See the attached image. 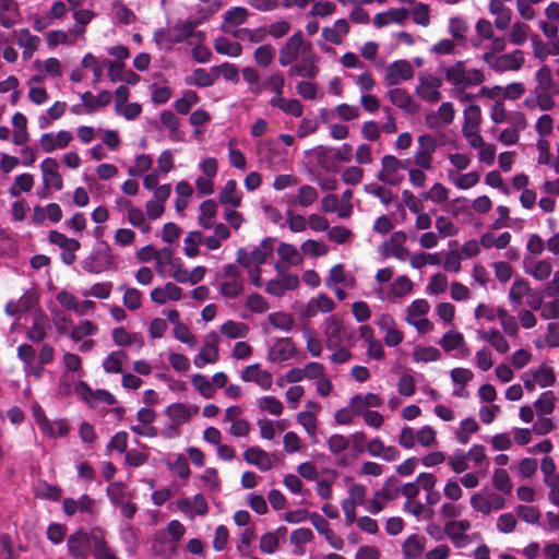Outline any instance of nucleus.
<instances>
[{"mask_svg": "<svg viewBox=\"0 0 559 559\" xmlns=\"http://www.w3.org/2000/svg\"><path fill=\"white\" fill-rule=\"evenodd\" d=\"M180 261L181 260L179 258L174 255L170 248H162L156 254V271L162 277H169Z\"/></svg>", "mask_w": 559, "mask_h": 559, "instance_id": "31", "label": "nucleus"}, {"mask_svg": "<svg viewBox=\"0 0 559 559\" xmlns=\"http://www.w3.org/2000/svg\"><path fill=\"white\" fill-rule=\"evenodd\" d=\"M199 210V225L203 229H212L216 223L217 203L212 199H207L200 204Z\"/></svg>", "mask_w": 559, "mask_h": 559, "instance_id": "49", "label": "nucleus"}, {"mask_svg": "<svg viewBox=\"0 0 559 559\" xmlns=\"http://www.w3.org/2000/svg\"><path fill=\"white\" fill-rule=\"evenodd\" d=\"M127 207V219L130 225L139 228L142 233L146 234L151 230L150 224L146 222V213L138 206H133L130 201L124 203Z\"/></svg>", "mask_w": 559, "mask_h": 559, "instance_id": "53", "label": "nucleus"}, {"mask_svg": "<svg viewBox=\"0 0 559 559\" xmlns=\"http://www.w3.org/2000/svg\"><path fill=\"white\" fill-rule=\"evenodd\" d=\"M95 16H96V13L92 10H87V9L74 10V12H72V17L74 20V24L71 28L74 36H76L79 39L84 38L86 27Z\"/></svg>", "mask_w": 559, "mask_h": 559, "instance_id": "51", "label": "nucleus"}, {"mask_svg": "<svg viewBox=\"0 0 559 559\" xmlns=\"http://www.w3.org/2000/svg\"><path fill=\"white\" fill-rule=\"evenodd\" d=\"M114 261L115 257L110 247L103 243L82 261V267L88 273L99 274L108 270L114 264Z\"/></svg>", "mask_w": 559, "mask_h": 559, "instance_id": "10", "label": "nucleus"}, {"mask_svg": "<svg viewBox=\"0 0 559 559\" xmlns=\"http://www.w3.org/2000/svg\"><path fill=\"white\" fill-rule=\"evenodd\" d=\"M19 9L14 0H0V23L11 27L19 20Z\"/></svg>", "mask_w": 559, "mask_h": 559, "instance_id": "63", "label": "nucleus"}, {"mask_svg": "<svg viewBox=\"0 0 559 559\" xmlns=\"http://www.w3.org/2000/svg\"><path fill=\"white\" fill-rule=\"evenodd\" d=\"M445 81L453 88L467 90L478 86L485 81L483 71L474 68H467L464 61H456L454 64L445 68Z\"/></svg>", "mask_w": 559, "mask_h": 559, "instance_id": "3", "label": "nucleus"}, {"mask_svg": "<svg viewBox=\"0 0 559 559\" xmlns=\"http://www.w3.org/2000/svg\"><path fill=\"white\" fill-rule=\"evenodd\" d=\"M525 273L537 281L547 280L552 271L550 262L546 260H526L524 263Z\"/></svg>", "mask_w": 559, "mask_h": 559, "instance_id": "48", "label": "nucleus"}, {"mask_svg": "<svg viewBox=\"0 0 559 559\" xmlns=\"http://www.w3.org/2000/svg\"><path fill=\"white\" fill-rule=\"evenodd\" d=\"M160 178H156L155 174H146L143 177V187L147 191L153 192V199L165 204L167 199L171 193V186L169 183H164L158 186Z\"/></svg>", "mask_w": 559, "mask_h": 559, "instance_id": "33", "label": "nucleus"}, {"mask_svg": "<svg viewBox=\"0 0 559 559\" xmlns=\"http://www.w3.org/2000/svg\"><path fill=\"white\" fill-rule=\"evenodd\" d=\"M72 140V133L67 130H60L56 133L47 132L41 134L39 139V146L45 153H52L57 150H63L68 147Z\"/></svg>", "mask_w": 559, "mask_h": 559, "instance_id": "21", "label": "nucleus"}, {"mask_svg": "<svg viewBox=\"0 0 559 559\" xmlns=\"http://www.w3.org/2000/svg\"><path fill=\"white\" fill-rule=\"evenodd\" d=\"M111 337L115 345L119 347L135 345L141 348L144 344L143 337L140 333H130L122 326L115 328L111 331Z\"/></svg>", "mask_w": 559, "mask_h": 559, "instance_id": "45", "label": "nucleus"}, {"mask_svg": "<svg viewBox=\"0 0 559 559\" xmlns=\"http://www.w3.org/2000/svg\"><path fill=\"white\" fill-rule=\"evenodd\" d=\"M320 58L310 41L305 40L301 31L295 32L280 48L278 63L289 67L288 76L316 79L319 74Z\"/></svg>", "mask_w": 559, "mask_h": 559, "instance_id": "1", "label": "nucleus"}, {"mask_svg": "<svg viewBox=\"0 0 559 559\" xmlns=\"http://www.w3.org/2000/svg\"><path fill=\"white\" fill-rule=\"evenodd\" d=\"M241 379L245 382L255 383L264 391L270 390L273 384L272 373L265 369H262L259 364L247 366L241 373Z\"/></svg>", "mask_w": 559, "mask_h": 559, "instance_id": "24", "label": "nucleus"}, {"mask_svg": "<svg viewBox=\"0 0 559 559\" xmlns=\"http://www.w3.org/2000/svg\"><path fill=\"white\" fill-rule=\"evenodd\" d=\"M43 183L47 189L60 191L63 188V180L59 173V164L52 157H47L40 163Z\"/></svg>", "mask_w": 559, "mask_h": 559, "instance_id": "22", "label": "nucleus"}, {"mask_svg": "<svg viewBox=\"0 0 559 559\" xmlns=\"http://www.w3.org/2000/svg\"><path fill=\"white\" fill-rule=\"evenodd\" d=\"M248 17V9L243 7H233L224 13L222 27L226 32H233L234 28L242 25Z\"/></svg>", "mask_w": 559, "mask_h": 559, "instance_id": "37", "label": "nucleus"}, {"mask_svg": "<svg viewBox=\"0 0 559 559\" xmlns=\"http://www.w3.org/2000/svg\"><path fill=\"white\" fill-rule=\"evenodd\" d=\"M390 102L404 110L405 112L413 114L416 111L417 106L411 94L401 87H394L388 92Z\"/></svg>", "mask_w": 559, "mask_h": 559, "instance_id": "36", "label": "nucleus"}, {"mask_svg": "<svg viewBox=\"0 0 559 559\" xmlns=\"http://www.w3.org/2000/svg\"><path fill=\"white\" fill-rule=\"evenodd\" d=\"M471 528V522L467 520H452L445 523L444 533L457 548H463L469 543L466 533Z\"/></svg>", "mask_w": 559, "mask_h": 559, "instance_id": "20", "label": "nucleus"}, {"mask_svg": "<svg viewBox=\"0 0 559 559\" xmlns=\"http://www.w3.org/2000/svg\"><path fill=\"white\" fill-rule=\"evenodd\" d=\"M417 81L415 93L420 99L430 104L438 103L441 99V79L431 72L425 71L418 74Z\"/></svg>", "mask_w": 559, "mask_h": 559, "instance_id": "9", "label": "nucleus"}, {"mask_svg": "<svg viewBox=\"0 0 559 559\" xmlns=\"http://www.w3.org/2000/svg\"><path fill=\"white\" fill-rule=\"evenodd\" d=\"M218 334L214 331L204 336L200 352L193 358V364L197 368L201 369L206 365H213L218 361Z\"/></svg>", "mask_w": 559, "mask_h": 559, "instance_id": "14", "label": "nucleus"}, {"mask_svg": "<svg viewBox=\"0 0 559 559\" xmlns=\"http://www.w3.org/2000/svg\"><path fill=\"white\" fill-rule=\"evenodd\" d=\"M214 48L217 53L230 58L239 57L242 52V47L238 41L229 39L225 36H219L214 40Z\"/></svg>", "mask_w": 559, "mask_h": 559, "instance_id": "60", "label": "nucleus"}, {"mask_svg": "<svg viewBox=\"0 0 559 559\" xmlns=\"http://www.w3.org/2000/svg\"><path fill=\"white\" fill-rule=\"evenodd\" d=\"M93 504L94 500L90 496L82 495L79 499L66 498L62 502V509L67 515L72 516L79 511L91 513Z\"/></svg>", "mask_w": 559, "mask_h": 559, "instance_id": "46", "label": "nucleus"}, {"mask_svg": "<svg viewBox=\"0 0 559 559\" xmlns=\"http://www.w3.org/2000/svg\"><path fill=\"white\" fill-rule=\"evenodd\" d=\"M257 151L261 157V162L265 163L270 169H276L275 159V142L271 139L260 140L257 143Z\"/></svg>", "mask_w": 559, "mask_h": 559, "instance_id": "64", "label": "nucleus"}, {"mask_svg": "<svg viewBox=\"0 0 559 559\" xmlns=\"http://www.w3.org/2000/svg\"><path fill=\"white\" fill-rule=\"evenodd\" d=\"M49 328V320L47 316L35 312L33 316V324L26 332V336L29 341L39 343L43 342L47 336V330Z\"/></svg>", "mask_w": 559, "mask_h": 559, "instance_id": "40", "label": "nucleus"}, {"mask_svg": "<svg viewBox=\"0 0 559 559\" xmlns=\"http://www.w3.org/2000/svg\"><path fill=\"white\" fill-rule=\"evenodd\" d=\"M198 411L199 408L197 406L187 405L185 403H174L167 406L165 414L174 425L180 426L188 423L193 415L198 414Z\"/></svg>", "mask_w": 559, "mask_h": 559, "instance_id": "30", "label": "nucleus"}, {"mask_svg": "<svg viewBox=\"0 0 559 559\" xmlns=\"http://www.w3.org/2000/svg\"><path fill=\"white\" fill-rule=\"evenodd\" d=\"M439 143L436 136L431 134H421L417 138V145L413 156V163L427 171L433 169V155L437 152Z\"/></svg>", "mask_w": 559, "mask_h": 559, "instance_id": "7", "label": "nucleus"}, {"mask_svg": "<svg viewBox=\"0 0 559 559\" xmlns=\"http://www.w3.org/2000/svg\"><path fill=\"white\" fill-rule=\"evenodd\" d=\"M31 412L36 426L44 437L55 439L68 436L70 428L66 419L50 420L37 402L32 404Z\"/></svg>", "mask_w": 559, "mask_h": 559, "instance_id": "4", "label": "nucleus"}, {"mask_svg": "<svg viewBox=\"0 0 559 559\" xmlns=\"http://www.w3.org/2000/svg\"><path fill=\"white\" fill-rule=\"evenodd\" d=\"M270 106L294 118H299L304 114V106L299 99L286 98L284 95L277 99H270Z\"/></svg>", "mask_w": 559, "mask_h": 559, "instance_id": "38", "label": "nucleus"}, {"mask_svg": "<svg viewBox=\"0 0 559 559\" xmlns=\"http://www.w3.org/2000/svg\"><path fill=\"white\" fill-rule=\"evenodd\" d=\"M406 169L400 159L393 155H384L381 159V170L377 178L388 186H397L404 179L403 170Z\"/></svg>", "mask_w": 559, "mask_h": 559, "instance_id": "13", "label": "nucleus"}, {"mask_svg": "<svg viewBox=\"0 0 559 559\" xmlns=\"http://www.w3.org/2000/svg\"><path fill=\"white\" fill-rule=\"evenodd\" d=\"M455 110L450 102L442 103L439 108L426 115L425 122L431 130H439L441 127L453 122Z\"/></svg>", "mask_w": 559, "mask_h": 559, "instance_id": "19", "label": "nucleus"}, {"mask_svg": "<svg viewBox=\"0 0 559 559\" xmlns=\"http://www.w3.org/2000/svg\"><path fill=\"white\" fill-rule=\"evenodd\" d=\"M67 110L64 102H55L44 114L38 117V127L47 129L52 121L60 119Z\"/></svg>", "mask_w": 559, "mask_h": 559, "instance_id": "57", "label": "nucleus"}, {"mask_svg": "<svg viewBox=\"0 0 559 559\" xmlns=\"http://www.w3.org/2000/svg\"><path fill=\"white\" fill-rule=\"evenodd\" d=\"M250 331V328L240 321L227 320L219 326V332L222 335L230 338H245Z\"/></svg>", "mask_w": 559, "mask_h": 559, "instance_id": "61", "label": "nucleus"}, {"mask_svg": "<svg viewBox=\"0 0 559 559\" xmlns=\"http://www.w3.org/2000/svg\"><path fill=\"white\" fill-rule=\"evenodd\" d=\"M376 324L383 334V342L389 347L400 345L404 340V334L399 330L395 319L389 313H382L377 317Z\"/></svg>", "mask_w": 559, "mask_h": 559, "instance_id": "15", "label": "nucleus"}, {"mask_svg": "<svg viewBox=\"0 0 559 559\" xmlns=\"http://www.w3.org/2000/svg\"><path fill=\"white\" fill-rule=\"evenodd\" d=\"M526 127L525 118L522 114H518L515 119L512 121V126L504 128L500 131L497 139L506 145H515L520 140V130H524Z\"/></svg>", "mask_w": 559, "mask_h": 559, "instance_id": "32", "label": "nucleus"}, {"mask_svg": "<svg viewBox=\"0 0 559 559\" xmlns=\"http://www.w3.org/2000/svg\"><path fill=\"white\" fill-rule=\"evenodd\" d=\"M406 241V235L403 231H396L392 234L390 240L385 242L383 248V255H392L400 261H406L409 258V251L404 246Z\"/></svg>", "mask_w": 559, "mask_h": 559, "instance_id": "28", "label": "nucleus"}, {"mask_svg": "<svg viewBox=\"0 0 559 559\" xmlns=\"http://www.w3.org/2000/svg\"><path fill=\"white\" fill-rule=\"evenodd\" d=\"M323 333L329 349L337 348L353 340L352 331L334 316H330L325 319Z\"/></svg>", "mask_w": 559, "mask_h": 559, "instance_id": "8", "label": "nucleus"}, {"mask_svg": "<svg viewBox=\"0 0 559 559\" xmlns=\"http://www.w3.org/2000/svg\"><path fill=\"white\" fill-rule=\"evenodd\" d=\"M415 70L409 60L399 59L389 63L384 68L383 83L386 86H399L404 82L412 80Z\"/></svg>", "mask_w": 559, "mask_h": 559, "instance_id": "12", "label": "nucleus"}, {"mask_svg": "<svg viewBox=\"0 0 559 559\" xmlns=\"http://www.w3.org/2000/svg\"><path fill=\"white\" fill-rule=\"evenodd\" d=\"M478 336L481 341L489 343L500 354H504L510 349L507 338L497 329L479 331Z\"/></svg>", "mask_w": 559, "mask_h": 559, "instance_id": "52", "label": "nucleus"}, {"mask_svg": "<svg viewBox=\"0 0 559 559\" xmlns=\"http://www.w3.org/2000/svg\"><path fill=\"white\" fill-rule=\"evenodd\" d=\"M12 126L14 128L12 142L15 145H25L29 140L27 131V119L22 112H15L12 117Z\"/></svg>", "mask_w": 559, "mask_h": 559, "instance_id": "50", "label": "nucleus"}, {"mask_svg": "<svg viewBox=\"0 0 559 559\" xmlns=\"http://www.w3.org/2000/svg\"><path fill=\"white\" fill-rule=\"evenodd\" d=\"M98 331L96 323L90 320H81L76 325L71 326L69 337L73 342H80L84 337L97 335Z\"/></svg>", "mask_w": 559, "mask_h": 559, "instance_id": "58", "label": "nucleus"}, {"mask_svg": "<svg viewBox=\"0 0 559 559\" xmlns=\"http://www.w3.org/2000/svg\"><path fill=\"white\" fill-rule=\"evenodd\" d=\"M297 355V348L290 337L276 338L267 349V360L273 364L284 362Z\"/></svg>", "mask_w": 559, "mask_h": 559, "instance_id": "16", "label": "nucleus"}, {"mask_svg": "<svg viewBox=\"0 0 559 559\" xmlns=\"http://www.w3.org/2000/svg\"><path fill=\"white\" fill-rule=\"evenodd\" d=\"M439 345L445 352H456V355L466 357L469 355V349L465 343L464 336L461 332L450 330L443 334L439 341Z\"/></svg>", "mask_w": 559, "mask_h": 559, "instance_id": "27", "label": "nucleus"}, {"mask_svg": "<svg viewBox=\"0 0 559 559\" xmlns=\"http://www.w3.org/2000/svg\"><path fill=\"white\" fill-rule=\"evenodd\" d=\"M426 538L416 534L409 535L402 544V552L405 559H424Z\"/></svg>", "mask_w": 559, "mask_h": 559, "instance_id": "34", "label": "nucleus"}, {"mask_svg": "<svg viewBox=\"0 0 559 559\" xmlns=\"http://www.w3.org/2000/svg\"><path fill=\"white\" fill-rule=\"evenodd\" d=\"M483 60L496 72L518 71L524 63V53L520 49L501 55L485 52Z\"/></svg>", "mask_w": 559, "mask_h": 559, "instance_id": "6", "label": "nucleus"}, {"mask_svg": "<svg viewBox=\"0 0 559 559\" xmlns=\"http://www.w3.org/2000/svg\"><path fill=\"white\" fill-rule=\"evenodd\" d=\"M243 459L248 464L257 466L261 472H267L273 467L270 454L259 447L248 448L243 452Z\"/></svg>", "mask_w": 559, "mask_h": 559, "instance_id": "35", "label": "nucleus"}, {"mask_svg": "<svg viewBox=\"0 0 559 559\" xmlns=\"http://www.w3.org/2000/svg\"><path fill=\"white\" fill-rule=\"evenodd\" d=\"M245 277L236 264H226L216 274L215 286L218 293L228 299L241 296L245 290Z\"/></svg>", "mask_w": 559, "mask_h": 559, "instance_id": "2", "label": "nucleus"}, {"mask_svg": "<svg viewBox=\"0 0 559 559\" xmlns=\"http://www.w3.org/2000/svg\"><path fill=\"white\" fill-rule=\"evenodd\" d=\"M177 508L189 519L197 515L203 516L207 513L209 507L205 498L197 493L191 498H181L177 501Z\"/></svg>", "mask_w": 559, "mask_h": 559, "instance_id": "25", "label": "nucleus"}, {"mask_svg": "<svg viewBox=\"0 0 559 559\" xmlns=\"http://www.w3.org/2000/svg\"><path fill=\"white\" fill-rule=\"evenodd\" d=\"M100 530H93L90 533L78 530L68 538V551L74 559H87L91 550L96 544Z\"/></svg>", "mask_w": 559, "mask_h": 559, "instance_id": "5", "label": "nucleus"}, {"mask_svg": "<svg viewBox=\"0 0 559 559\" xmlns=\"http://www.w3.org/2000/svg\"><path fill=\"white\" fill-rule=\"evenodd\" d=\"M318 156L319 158H331L336 163H349L353 157V148L352 145L347 143H344L341 147L337 148L319 147Z\"/></svg>", "mask_w": 559, "mask_h": 559, "instance_id": "55", "label": "nucleus"}, {"mask_svg": "<svg viewBox=\"0 0 559 559\" xmlns=\"http://www.w3.org/2000/svg\"><path fill=\"white\" fill-rule=\"evenodd\" d=\"M409 17V11L405 8H391L379 12L373 16V25L377 28L390 26L392 24L404 25Z\"/></svg>", "mask_w": 559, "mask_h": 559, "instance_id": "23", "label": "nucleus"}, {"mask_svg": "<svg viewBox=\"0 0 559 559\" xmlns=\"http://www.w3.org/2000/svg\"><path fill=\"white\" fill-rule=\"evenodd\" d=\"M382 400L374 393H367L365 395L357 394L350 399L349 406L354 409L356 415L370 411L371 407H380Z\"/></svg>", "mask_w": 559, "mask_h": 559, "instance_id": "41", "label": "nucleus"}, {"mask_svg": "<svg viewBox=\"0 0 559 559\" xmlns=\"http://www.w3.org/2000/svg\"><path fill=\"white\" fill-rule=\"evenodd\" d=\"M160 123L164 128L169 131V139L174 142L183 140V135L180 131V119L170 110H164L160 112Z\"/></svg>", "mask_w": 559, "mask_h": 559, "instance_id": "54", "label": "nucleus"}, {"mask_svg": "<svg viewBox=\"0 0 559 559\" xmlns=\"http://www.w3.org/2000/svg\"><path fill=\"white\" fill-rule=\"evenodd\" d=\"M17 45L23 48L24 58H29L37 49L40 39L33 35L27 28H22L16 33Z\"/></svg>", "mask_w": 559, "mask_h": 559, "instance_id": "62", "label": "nucleus"}, {"mask_svg": "<svg viewBox=\"0 0 559 559\" xmlns=\"http://www.w3.org/2000/svg\"><path fill=\"white\" fill-rule=\"evenodd\" d=\"M486 87L481 88V94L487 95L488 97H498L502 96L504 98H509L512 100L519 99L525 92V88L522 83H510L506 87L495 86L490 92H487Z\"/></svg>", "mask_w": 559, "mask_h": 559, "instance_id": "44", "label": "nucleus"}, {"mask_svg": "<svg viewBox=\"0 0 559 559\" xmlns=\"http://www.w3.org/2000/svg\"><path fill=\"white\" fill-rule=\"evenodd\" d=\"M297 423L305 429L312 443L318 442V418L314 412H299L296 416Z\"/></svg>", "mask_w": 559, "mask_h": 559, "instance_id": "59", "label": "nucleus"}, {"mask_svg": "<svg viewBox=\"0 0 559 559\" xmlns=\"http://www.w3.org/2000/svg\"><path fill=\"white\" fill-rule=\"evenodd\" d=\"M413 282L406 276H397L391 284L389 289L374 287V294L381 301H388L394 298H402L413 290Z\"/></svg>", "mask_w": 559, "mask_h": 559, "instance_id": "18", "label": "nucleus"}, {"mask_svg": "<svg viewBox=\"0 0 559 559\" xmlns=\"http://www.w3.org/2000/svg\"><path fill=\"white\" fill-rule=\"evenodd\" d=\"M111 16L115 23L130 25L135 22L136 16L122 0H114L111 3Z\"/></svg>", "mask_w": 559, "mask_h": 559, "instance_id": "56", "label": "nucleus"}, {"mask_svg": "<svg viewBox=\"0 0 559 559\" xmlns=\"http://www.w3.org/2000/svg\"><path fill=\"white\" fill-rule=\"evenodd\" d=\"M17 358L23 362V372L26 378L33 377L41 379L45 374V368H40L37 362L36 350L32 345L22 344L17 347Z\"/></svg>", "mask_w": 559, "mask_h": 559, "instance_id": "17", "label": "nucleus"}, {"mask_svg": "<svg viewBox=\"0 0 559 559\" xmlns=\"http://www.w3.org/2000/svg\"><path fill=\"white\" fill-rule=\"evenodd\" d=\"M367 488L361 484H350L348 486V497L341 502L342 511L345 518V524L352 525L356 521L357 506H364L367 502Z\"/></svg>", "mask_w": 559, "mask_h": 559, "instance_id": "11", "label": "nucleus"}, {"mask_svg": "<svg viewBox=\"0 0 559 559\" xmlns=\"http://www.w3.org/2000/svg\"><path fill=\"white\" fill-rule=\"evenodd\" d=\"M349 32V23L345 19H340L332 26L323 27L322 37L334 45H340L343 37Z\"/></svg>", "mask_w": 559, "mask_h": 559, "instance_id": "43", "label": "nucleus"}, {"mask_svg": "<svg viewBox=\"0 0 559 559\" xmlns=\"http://www.w3.org/2000/svg\"><path fill=\"white\" fill-rule=\"evenodd\" d=\"M82 386V397L93 407L97 406L98 403L106 405H114L116 400L111 393L106 390L93 391L85 382H80Z\"/></svg>", "mask_w": 559, "mask_h": 559, "instance_id": "39", "label": "nucleus"}, {"mask_svg": "<svg viewBox=\"0 0 559 559\" xmlns=\"http://www.w3.org/2000/svg\"><path fill=\"white\" fill-rule=\"evenodd\" d=\"M151 300L157 305H165L169 301H179L182 298V289L173 282L164 286L155 287L151 292Z\"/></svg>", "mask_w": 559, "mask_h": 559, "instance_id": "29", "label": "nucleus"}, {"mask_svg": "<svg viewBox=\"0 0 559 559\" xmlns=\"http://www.w3.org/2000/svg\"><path fill=\"white\" fill-rule=\"evenodd\" d=\"M527 371L531 374V378H533L532 380L534 383H536L539 389H548L556 383V374L551 367L540 365L537 368H532Z\"/></svg>", "mask_w": 559, "mask_h": 559, "instance_id": "47", "label": "nucleus"}, {"mask_svg": "<svg viewBox=\"0 0 559 559\" xmlns=\"http://www.w3.org/2000/svg\"><path fill=\"white\" fill-rule=\"evenodd\" d=\"M326 287L343 286L344 288H354L356 278L354 274L345 270L344 264L338 263L330 269L329 275L324 278Z\"/></svg>", "mask_w": 559, "mask_h": 559, "instance_id": "26", "label": "nucleus"}, {"mask_svg": "<svg viewBox=\"0 0 559 559\" xmlns=\"http://www.w3.org/2000/svg\"><path fill=\"white\" fill-rule=\"evenodd\" d=\"M221 204L236 209L240 206L242 193L237 189V182L234 179L226 181L224 188L218 194Z\"/></svg>", "mask_w": 559, "mask_h": 559, "instance_id": "42", "label": "nucleus"}]
</instances>
